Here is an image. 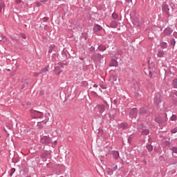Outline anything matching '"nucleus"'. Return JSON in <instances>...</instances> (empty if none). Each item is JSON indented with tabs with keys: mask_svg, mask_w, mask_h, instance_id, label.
<instances>
[{
	"mask_svg": "<svg viewBox=\"0 0 177 177\" xmlns=\"http://www.w3.org/2000/svg\"><path fill=\"white\" fill-rule=\"evenodd\" d=\"M55 73L57 75H60V73H62V68H60V66H55Z\"/></svg>",
	"mask_w": 177,
	"mask_h": 177,
	"instance_id": "obj_10",
	"label": "nucleus"
},
{
	"mask_svg": "<svg viewBox=\"0 0 177 177\" xmlns=\"http://www.w3.org/2000/svg\"><path fill=\"white\" fill-rule=\"evenodd\" d=\"M44 21H48V17H44Z\"/></svg>",
	"mask_w": 177,
	"mask_h": 177,
	"instance_id": "obj_35",
	"label": "nucleus"
},
{
	"mask_svg": "<svg viewBox=\"0 0 177 177\" xmlns=\"http://www.w3.org/2000/svg\"><path fill=\"white\" fill-rule=\"evenodd\" d=\"M174 36L176 38H177V32H176L174 33Z\"/></svg>",
	"mask_w": 177,
	"mask_h": 177,
	"instance_id": "obj_37",
	"label": "nucleus"
},
{
	"mask_svg": "<svg viewBox=\"0 0 177 177\" xmlns=\"http://www.w3.org/2000/svg\"><path fill=\"white\" fill-rule=\"evenodd\" d=\"M118 168V167L117 166V165H115V167H113V170L117 171Z\"/></svg>",
	"mask_w": 177,
	"mask_h": 177,
	"instance_id": "obj_31",
	"label": "nucleus"
},
{
	"mask_svg": "<svg viewBox=\"0 0 177 177\" xmlns=\"http://www.w3.org/2000/svg\"><path fill=\"white\" fill-rule=\"evenodd\" d=\"M46 115H50V113H46Z\"/></svg>",
	"mask_w": 177,
	"mask_h": 177,
	"instance_id": "obj_40",
	"label": "nucleus"
},
{
	"mask_svg": "<svg viewBox=\"0 0 177 177\" xmlns=\"http://www.w3.org/2000/svg\"><path fill=\"white\" fill-rule=\"evenodd\" d=\"M112 155L113 156L114 160H118L120 158V152L118 151H112Z\"/></svg>",
	"mask_w": 177,
	"mask_h": 177,
	"instance_id": "obj_5",
	"label": "nucleus"
},
{
	"mask_svg": "<svg viewBox=\"0 0 177 177\" xmlns=\"http://www.w3.org/2000/svg\"><path fill=\"white\" fill-rule=\"evenodd\" d=\"M94 90L91 92L92 95H96L97 93L102 92V89L99 87L97 84L93 85Z\"/></svg>",
	"mask_w": 177,
	"mask_h": 177,
	"instance_id": "obj_3",
	"label": "nucleus"
},
{
	"mask_svg": "<svg viewBox=\"0 0 177 177\" xmlns=\"http://www.w3.org/2000/svg\"><path fill=\"white\" fill-rule=\"evenodd\" d=\"M162 10L166 13L167 15H169V7L168 5L165 4L162 6Z\"/></svg>",
	"mask_w": 177,
	"mask_h": 177,
	"instance_id": "obj_6",
	"label": "nucleus"
},
{
	"mask_svg": "<svg viewBox=\"0 0 177 177\" xmlns=\"http://www.w3.org/2000/svg\"><path fill=\"white\" fill-rule=\"evenodd\" d=\"M156 122H158V123L161 122V120H160V118H156Z\"/></svg>",
	"mask_w": 177,
	"mask_h": 177,
	"instance_id": "obj_33",
	"label": "nucleus"
},
{
	"mask_svg": "<svg viewBox=\"0 0 177 177\" xmlns=\"http://www.w3.org/2000/svg\"><path fill=\"white\" fill-rule=\"evenodd\" d=\"M46 71H48V66H46L41 69L39 72V74H44V73H46Z\"/></svg>",
	"mask_w": 177,
	"mask_h": 177,
	"instance_id": "obj_18",
	"label": "nucleus"
},
{
	"mask_svg": "<svg viewBox=\"0 0 177 177\" xmlns=\"http://www.w3.org/2000/svg\"><path fill=\"white\" fill-rule=\"evenodd\" d=\"M64 66H66V64H62V63L58 64V67H59V68H64Z\"/></svg>",
	"mask_w": 177,
	"mask_h": 177,
	"instance_id": "obj_26",
	"label": "nucleus"
},
{
	"mask_svg": "<svg viewBox=\"0 0 177 177\" xmlns=\"http://www.w3.org/2000/svg\"><path fill=\"white\" fill-rule=\"evenodd\" d=\"M109 81L113 84H118V83L117 82V76L115 75H111V77L109 79Z\"/></svg>",
	"mask_w": 177,
	"mask_h": 177,
	"instance_id": "obj_4",
	"label": "nucleus"
},
{
	"mask_svg": "<svg viewBox=\"0 0 177 177\" xmlns=\"http://www.w3.org/2000/svg\"><path fill=\"white\" fill-rule=\"evenodd\" d=\"M50 53H52V49H50L48 51Z\"/></svg>",
	"mask_w": 177,
	"mask_h": 177,
	"instance_id": "obj_39",
	"label": "nucleus"
},
{
	"mask_svg": "<svg viewBox=\"0 0 177 177\" xmlns=\"http://www.w3.org/2000/svg\"><path fill=\"white\" fill-rule=\"evenodd\" d=\"M5 8V2L1 0L0 1V10L3 9Z\"/></svg>",
	"mask_w": 177,
	"mask_h": 177,
	"instance_id": "obj_16",
	"label": "nucleus"
},
{
	"mask_svg": "<svg viewBox=\"0 0 177 177\" xmlns=\"http://www.w3.org/2000/svg\"><path fill=\"white\" fill-rule=\"evenodd\" d=\"M170 120L171 121H175L176 120V115H172V116L170 118Z\"/></svg>",
	"mask_w": 177,
	"mask_h": 177,
	"instance_id": "obj_28",
	"label": "nucleus"
},
{
	"mask_svg": "<svg viewBox=\"0 0 177 177\" xmlns=\"http://www.w3.org/2000/svg\"><path fill=\"white\" fill-rule=\"evenodd\" d=\"M40 142L42 143V145H46V146H48V145H50V142H52V140L50 139V137L43 136L40 139Z\"/></svg>",
	"mask_w": 177,
	"mask_h": 177,
	"instance_id": "obj_1",
	"label": "nucleus"
},
{
	"mask_svg": "<svg viewBox=\"0 0 177 177\" xmlns=\"http://www.w3.org/2000/svg\"><path fill=\"white\" fill-rule=\"evenodd\" d=\"M109 115L110 118H114V117H115V112L111 111L109 113Z\"/></svg>",
	"mask_w": 177,
	"mask_h": 177,
	"instance_id": "obj_15",
	"label": "nucleus"
},
{
	"mask_svg": "<svg viewBox=\"0 0 177 177\" xmlns=\"http://www.w3.org/2000/svg\"><path fill=\"white\" fill-rule=\"evenodd\" d=\"M154 102H155V103H157V100H154Z\"/></svg>",
	"mask_w": 177,
	"mask_h": 177,
	"instance_id": "obj_43",
	"label": "nucleus"
},
{
	"mask_svg": "<svg viewBox=\"0 0 177 177\" xmlns=\"http://www.w3.org/2000/svg\"><path fill=\"white\" fill-rule=\"evenodd\" d=\"M102 28H102L100 25H95L93 28V31H95V32H97V31H102Z\"/></svg>",
	"mask_w": 177,
	"mask_h": 177,
	"instance_id": "obj_8",
	"label": "nucleus"
},
{
	"mask_svg": "<svg viewBox=\"0 0 177 177\" xmlns=\"http://www.w3.org/2000/svg\"><path fill=\"white\" fill-rule=\"evenodd\" d=\"M16 3H21V0H15Z\"/></svg>",
	"mask_w": 177,
	"mask_h": 177,
	"instance_id": "obj_32",
	"label": "nucleus"
},
{
	"mask_svg": "<svg viewBox=\"0 0 177 177\" xmlns=\"http://www.w3.org/2000/svg\"><path fill=\"white\" fill-rule=\"evenodd\" d=\"M109 66L111 67H117L118 66V62H117V60L115 59H111L109 63Z\"/></svg>",
	"mask_w": 177,
	"mask_h": 177,
	"instance_id": "obj_7",
	"label": "nucleus"
},
{
	"mask_svg": "<svg viewBox=\"0 0 177 177\" xmlns=\"http://www.w3.org/2000/svg\"><path fill=\"white\" fill-rule=\"evenodd\" d=\"M158 57H164V51L162 50H160L157 53Z\"/></svg>",
	"mask_w": 177,
	"mask_h": 177,
	"instance_id": "obj_12",
	"label": "nucleus"
},
{
	"mask_svg": "<svg viewBox=\"0 0 177 177\" xmlns=\"http://www.w3.org/2000/svg\"><path fill=\"white\" fill-rule=\"evenodd\" d=\"M170 44L171 45H172V46H175V44H176V41H175V39H171L170 41Z\"/></svg>",
	"mask_w": 177,
	"mask_h": 177,
	"instance_id": "obj_27",
	"label": "nucleus"
},
{
	"mask_svg": "<svg viewBox=\"0 0 177 177\" xmlns=\"http://www.w3.org/2000/svg\"><path fill=\"white\" fill-rule=\"evenodd\" d=\"M164 34H165L166 35H169L172 34V29H171L169 28H167L164 30Z\"/></svg>",
	"mask_w": 177,
	"mask_h": 177,
	"instance_id": "obj_11",
	"label": "nucleus"
},
{
	"mask_svg": "<svg viewBox=\"0 0 177 177\" xmlns=\"http://www.w3.org/2000/svg\"><path fill=\"white\" fill-rule=\"evenodd\" d=\"M109 109V105L107 104H98L95 106V110L98 111H106Z\"/></svg>",
	"mask_w": 177,
	"mask_h": 177,
	"instance_id": "obj_2",
	"label": "nucleus"
},
{
	"mask_svg": "<svg viewBox=\"0 0 177 177\" xmlns=\"http://www.w3.org/2000/svg\"><path fill=\"white\" fill-rule=\"evenodd\" d=\"M138 128H139V129H142V130L145 129H144L145 126H144L143 123L138 124Z\"/></svg>",
	"mask_w": 177,
	"mask_h": 177,
	"instance_id": "obj_25",
	"label": "nucleus"
},
{
	"mask_svg": "<svg viewBox=\"0 0 177 177\" xmlns=\"http://www.w3.org/2000/svg\"><path fill=\"white\" fill-rule=\"evenodd\" d=\"M15 172H16V169L12 168L10 171V176H12L15 174Z\"/></svg>",
	"mask_w": 177,
	"mask_h": 177,
	"instance_id": "obj_21",
	"label": "nucleus"
},
{
	"mask_svg": "<svg viewBox=\"0 0 177 177\" xmlns=\"http://www.w3.org/2000/svg\"><path fill=\"white\" fill-rule=\"evenodd\" d=\"M149 133H150V131L148 129H142V135H145L147 136L149 135Z\"/></svg>",
	"mask_w": 177,
	"mask_h": 177,
	"instance_id": "obj_14",
	"label": "nucleus"
},
{
	"mask_svg": "<svg viewBox=\"0 0 177 177\" xmlns=\"http://www.w3.org/2000/svg\"><path fill=\"white\" fill-rule=\"evenodd\" d=\"M111 27H112V28H116V27H117V22L116 21H112L111 23Z\"/></svg>",
	"mask_w": 177,
	"mask_h": 177,
	"instance_id": "obj_19",
	"label": "nucleus"
},
{
	"mask_svg": "<svg viewBox=\"0 0 177 177\" xmlns=\"http://www.w3.org/2000/svg\"><path fill=\"white\" fill-rule=\"evenodd\" d=\"M21 37L24 39H26V35L21 34Z\"/></svg>",
	"mask_w": 177,
	"mask_h": 177,
	"instance_id": "obj_34",
	"label": "nucleus"
},
{
	"mask_svg": "<svg viewBox=\"0 0 177 177\" xmlns=\"http://www.w3.org/2000/svg\"><path fill=\"white\" fill-rule=\"evenodd\" d=\"M171 133H176L177 132V127H175L174 129L171 130Z\"/></svg>",
	"mask_w": 177,
	"mask_h": 177,
	"instance_id": "obj_29",
	"label": "nucleus"
},
{
	"mask_svg": "<svg viewBox=\"0 0 177 177\" xmlns=\"http://www.w3.org/2000/svg\"><path fill=\"white\" fill-rule=\"evenodd\" d=\"M43 156H48L46 153H44Z\"/></svg>",
	"mask_w": 177,
	"mask_h": 177,
	"instance_id": "obj_41",
	"label": "nucleus"
},
{
	"mask_svg": "<svg viewBox=\"0 0 177 177\" xmlns=\"http://www.w3.org/2000/svg\"><path fill=\"white\" fill-rule=\"evenodd\" d=\"M146 147L149 151H153V145L151 144H147Z\"/></svg>",
	"mask_w": 177,
	"mask_h": 177,
	"instance_id": "obj_13",
	"label": "nucleus"
},
{
	"mask_svg": "<svg viewBox=\"0 0 177 177\" xmlns=\"http://www.w3.org/2000/svg\"><path fill=\"white\" fill-rule=\"evenodd\" d=\"M119 128H121V129H128L129 126L128 124L123 122L119 125Z\"/></svg>",
	"mask_w": 177,
	"mask_h": 177,
	"instance_id": "obj_9",
	"label": "nucleus"
},
{
	"mask_svg": "<svg viewBox=\"0 0 177 177\" xmlns=\"http://www.w3.org/2000/svg\"><path fill=\"white\" fill-rule=\"evenodd\" d=\"M149 75L150 77H151V72H149Z\"/></svg>",
	"mask_w": 177,
	"mask_h": 177,
	"instance_id": "obj_42",
	"label": "nucleus"
},
{
	"mask_svg": "<svg viewBox=\"0 0 177 177\" xmlns=\"http://www.w3.org/2000/svg\"><path fill=\"white\" fill-rule=\"evenodd\" d=\"M36 113H41V112L36 111Z\"/></svg>",
	"mask_w": 177,
	"mask_h": 177,
	"instance_id": "obj_45",
	"label": "nucleus"
},
{
	"mask_svg": "<svg viewBox=\"0 0 177 177\" xmlns=\"http://www.w3.org/2000/svg\"><path fill=\"white\" fill-rule=\"evenodd\" d=\"M128 143L129 144L132 143V137L129 136L128 138Z\"/></svg>",
	"mask_w": 177,
	"mask_h": 177,
	"instance_id": "obj_30",
	"label": "nucleus"
},
{
	"mask_svg": "<svg viewBox=\"0 0 177 177\" xmlns=\"http://www.w3.org/2000/svg\"><path fill=\"white\" fill-rule=\"evenodd\" d=\"M173 85H174V88H177V78L174 80Z\"/></svg>",
	"mask_w": 177,
	"mask_h": 177,
	"instance_id": "obj_24",
	"label": "nucleus"
},
{
	"mask_svg": "<svg viewBox=\"0 0 177 177\" xmlns=\"http://www.w3.org/2000/svg\"><path fill=\"white\" fill-rule=\"evenodd\" d=\"M98 49H99V50H102V51L106 50V47H105V46L100 45V46L98 47Z\"/></svg>",
	"mask_w": 177,
	"mask_h": 177,
	"instance_id": "obj_20",
	"label": "nucleus"
},
{
	"mask_svg": "<svg viewBox=\"0 0 177 177\" xmlns=\"http://www.w3.org/2000/svg\"><path fill=\"white\" fill-rule=\"evenodd\" d=\"M101 88H102V89H106L105 86H101Z\"/></svg>",
	"mask_w": 177,
	"mask_h": 177,
	"instance_id": "obj_38",
	"label": "nucleus"
},
{
	"mask_svg": "<svg viewBox=\"0 0 177 177\" xmlns=\"http://www.w3.org/2000/svg\"><path fill=\"white\" fill-rule=\"evenodd\" d=\"M172 153H174V154H177V147H173L171 148Z\"/></svg>",
	"mask_w": 177,
	"mask_h": 177,
	"instance_id": "obj_23",
	"label": "nucleus"
},
{
	"mask_svg": "<svg viewBox=\"0 0 177 177\" xmlns=\"http://www.w3.org/2000/svg\"><path fill=\"white\" fill-rule=\"evenodd\" d=\"M133 113H135V112H130V114H133Z\"/></svg>",
	"mask_w": 177,
	"mask_h": 177,
	"instance_id": "obj_44",
	"label": "nucleus"
},
{
	"mask_svg": "<svg viewBox=\"0 0 177 177\" xmlns=\"http://www.w3.org/2000/svg\"><path fill=\"white\" fill-rule=\"evenodd\" d=\"M160 46L161 48H162L163 49H165V48H167V43L164 42V41H161L160 42Z\"/></svg>",
	"mask_w": 177,
	"mask_h": 177,
	"instance_id": "obj_17",
	"label": "nucleus"
},
{
	"mask_svg": "<svg viewBox=\"0 0 177 177\" xmlns=\"http://www.w3.org/2000/svg\"><path fill=\"white\" fill-rule=\"evenodd\" d=\"M38 75H39V73H35V77H38Z\"/></svg>",
	"mask_w": 177,
	"mask_h": 177,
	"instance_id": "obj_36",
	"label": "nucleus"
},
{
	"mask_svg": "<svg viewBox=\"0 0 177 177\" xmlns=\"http://www.w3.org/2000/svg\"><path fill=\"white\" fill-rule=\"evenodd\" d=\"M112 17L113 19H114V20H117V19H118V15H117L116 13H113Z\"/></svg>",
	"mask_w": 177,
	"mask_h": 177,
	"instance_id": "obj_22",
	"label": "nucleus"
}]
</instances>
